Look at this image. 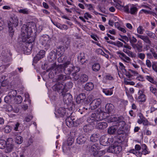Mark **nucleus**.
I'll list each match as a JSON object with an SVG mask.
<instances>
[{
	"instance_id": "obj_32",
	"label": "nucleus",
	"mask_w": 157,
	"mask_h": 157,
	"mask_svg": "<svg viewBox=\"0 0 157 157\" xmlns=\"http://www.w3.org/2000/svg\"><path fill=\"white\" fill-rule=\"evenodd\" d=\"M93 84L92 82H88L87 83L85 86L84 88L85 90L87 91L92 90L94 88Z\"/></svg>"
},
{
	"instance_id": "obj_45",
	"label": "nucleus",
	"mask_w": 157,
	"mask_h": 157,
	"mask_svg": "<svg viewBox=\"0 0 157 157\" xmlns=\"http://www.w3.org/2000/svg\"><path fill=\"white\" fill-rule=\"evenodd\" d=\"M113 79V78L111 75H108L104 76L103 79V81L106 82L108 80H111Z\"/></svg>"
},
{
	"instance_id": "obj_48",
	"label": "nucleus",
	"mask_w": 157,
	"mask_h": 157,
	"mask_svg": "<svg viewBox=\"0 0 157 157\" xmlns=\"http://www.w3.org/2000/svg\"><path fill=\"white\" fill-rule=\"evenodd\" d=\"M146 78L149 82L153 84H155L156 82L153 78L150 76L147 75L145 76Z\"/></svg>"
},
{
	"instance_id": "obj_3",
	"label": "nucleus",
	"mask_w": 157,
	"mask_h": 157,
	"mask_svg": "<svg viewBox=\"0 0 157 157\" xmlns=\"http://www.w3.org/2000/svg\"><path fill=\"white\" fill-rule=\"evenodd\" d=\"M68 67H69L67 68L68 72L67 74H69L72 71H75V72L73 73L72 74V78L75 80H78L79 78V77L76 72L79 71V69L78 67H74L73 64L70 63V61H67L63 64L60 65L58 67L62 68L64 70L66 68Z\"/></svg>"
},
{
	"instance_id": "obj_49",
	"label": "nucleus",
	"mask_w": 157,
	"mask_h": 157,
	"mask_svg": "<svg viewBox=\"0 0 157 157\" xmlns=\"http://www.w3.org/2000/svg\"><path fill=\"white\" fill-rule=\"evenodd\" d=\"M33 117L32 114H30L25 117L24 121L26 122H29L32 119Z\"/></svg>"
},
{
	"instance_id": "obj_26",
	"label": "nucleus",
	"mask_w": 157,
	"mask_h": 157,
	"mask_svg": "<svg viewBox=\"0 0 157 157\" xmlns=\"http://www.w3.org/2000/svg\"><path fill=\"white\" fill-rule=\"evenodd\" d=\"M66 49L63 46H60L56 50V53L59 56H61L63 55L65 52V49Z\"/></svg>"
},
{
	"instance_id": "obj_63",
	"label": "nucleus",
	"mask_w": 157,
	"mask_h": 157,
	"mask_svg": "<svg viewBox=\"0 0 157 157\" xmlns=\"http://www.w3.org/2000/svg\"><path fill=\"white\" fill-rule=\"evenodd\" d=\"M99 52H100L101 54L105 56V57H106V58L108 59L109 58V55L105 53L101 49H99Z\"/></svg>"
},
{
	"instance_id": "obj_61",
	"label": "nucleus",
	"mask_w": 157,
	"mask_h": 157,
	"mask_svg": "<svg viewBox=\"0 0 157 157\" xmlns=\"http://www.w3.org/2000/svg\"><path fill=\"white\" fill-rule=\"evenodd\" d=\"M130 5L131 4H128L124 7V6L123 7H124V10L125 12L129 13V9H130Z\"/></svg>"
},
{
	"instance_id": "obj_47",
	"label": "nucleus",
	"mask_w": 157,
	"mask_h": 157,
	"mask_svg": "<svg viewBox=\"0 0 157 157\" xmlns=\"http://www.w3.org/2000/svg\"><path fill=\"white\" fill-rule=\"evenodd\" d=\"M150 91L155 95L157 96V89L152 86L149 87Z\"/></svg>"
},
{
	"instance_id": "obj_30",
	"label": "nucleus",
	"mask_w": 157,
	"mask_h": 157,
	"mask_svg": "<svg viewBox=\"0 0 157 157\" xmlns=\"http://www.w3.org/2000/svg\"><path fill=\"white\" fill-rule=\"evenodd\" d=\"M14 100V98L13 97H12V96H10L9 95L6 96L4 99L5 102L7 103H13Z\"/></svg>"
},
{
	"instance_id": "obj_38",
	"label": "nucleus",
	"mask_w": 157,
	"mask_h": 157,
	"mask_svg": "<svg viewBox=\"0 0 157 157\" xmlns=\"http://www.w3.org/2000/svg\"><path fill=\"white\" fill-rule=\"evenodd\" d=\"M125 89L126 93L129 101L131 102H132L134 100L132 96L129 94L128 90L127 88L125 87Z\"/></svg>"
},
{
	"instance_id": "obj_43",
	"label": "nucleus",
	"mask_w": 157,
	"mask_h": 157,
	"mask_svg": "<svg viewBox=\"0 0 157 157\" xmlns=\"http://www.w3.org/2000/svg\"><path fill=\"white\" fill-rule=\"evenodd\" d=\"M78 58L80 59L81 62L82 63L85 62L86 59H85V55L84 53H81L78 56Z\"/></svg>"
},
{
	"instance_id": "obj_15",
	"label": "nucleus",
	"mask_w": 157,
	"mask_h": 157,
	"mask_svg": "<svg viewBox=\"0 0 157 157\" xmlns=\"http://www.w3.org/2000/svg\"><path fill=\"white\" fill-rule=\"evenodd\" d=\"M86 98L85 94L84 93H82L79 94L76 98V101L78 104L83 102Z\"/></svg>"
},
{
	"instance_id": "obj_13",
	"label": "nucleus",
	"mask_w": 157,
	"mask_h": 157,
	"mask_svg": "<svg viewBox=\"0 0 157 157\" xmlns=\"http://www.w3.org/2000/svg\"><path fill=\"white\" fill-rule=\"evenodd\" d=\"M117 54L119 55V57L125 62L129 63L131 60V59L128 57L126 56L124 53L122 52H117Z\"/></svg>"
},
{
	"instance_id": "obj_24",
	"label": "nucleus",
	"mask_w": 157,
	"mask_h": 157,
	"mask_svg": "<svg viewBox=\"0 0 157 157\" xmlns=\"http://www.w3.org/2000/svg\"><path fill=\"white\" fill-rule=\"evenodd\" d=\"M74 121L70 117H68L66 120V125L69 127H71L73 125H75L74 124Z\"/></svg>"
},
{
	"instance_id": "obj_25",
	"label": "nucleus",
	"mask_w": 157,
	"mask_h": 157,
	"mask_svg": "<svg viewBox=\"0 0 157 157\" xmlns=\"http://www.w3.org/2000/svg\"><path fill=\"white\" fill-rule=\"evenodd\" d=\"M53 24L60 29H67L68 26L66 25L61 24L57 22H53Z\"/></svg>"
},
{
	"instance_id": "obj_17",
	"label": "nucleus",
	"mask_w": 157,
	"mask_h": 157,
	"mask_svg": "<svg viewBox=\"0 0 157 157\" xmlns=\"http://www.w3.org/2000/svg\"><path fill=\"white\" fill-rule=\"evenodd\" d=\"M114 87L109 89L102 88V91L106 96H111L113 94V89Z\"/></svg>"
},
{
	"instance_id": "obj_57",
	"label": "nucleus",
	"mask_w": 157,
	"mask_h": 157,
	"mask_svg": "<svg viewBox=\"0 0 157 157\" xmlns=\"http://www.w3.org/2000/svg\"><path fill=\"white\" fill-rule=\"evenodd\" d=\"M4 130L5 133H9L11 131V128L9 126L7 125L4 128Z\"/></svg>"
},
{
	"instance_id": "obj_56",
	"label": "nucleus",
	"mask_w": 157,
	"mask_h": 157,
	"mask_svg": "<svg viewBox=\"0 0 157 157\" xmlns=\"http://www.w3.org/2000/svg\"><path fill=\"white\" fill-rule=\"evenodd\" d=\"M130 42L131 45L132 44H134L136 43L137 41V39L134 36H132V37H129Z\"/></svg>"
},
{
	"instance_id": "obj_23",
	"label": "nucleus",
	"mask_w": 157,
	"mask_h": 157,
	"mask_svg": "<svg viewBox=\"0 0 157 157\" xmlns=\"http://www.w3.org/2000/svg\"><path fill=\"white\" fill-rule=\"evenodd\" d=\"M114 107V106L112 104H107L105 107V109L106 112L108 113H111L113 111Z\"/></svg>"
},
{
	"instance_id": "obj_6",
	"label": "nucleus",
	"mask_w": 157,
	"mask_h": 157,
	"mask_svg": "<svg viewBox=\"0 0 157 157\" xmlns=\"http://www.w3.org/2000/svg\"><path fill=\"white\" fill-rule=\"evenodd\" d=\"M74 139L72 138L69 137L67 139L66 142L63 143L62 146L63 152L66 154H67L69 151L70 146L73 143Z\"/></svg>"
},
{
	"instance_id": "obj_44",
	"label": "nucleus",
	"mask_w": 157,
	"mask_h": 157,
	"mask_svg": "<svg viewBox=\"0 0 157 157\" xmlns=\"http://www.w3.org/2000/svg\"><path fill=\"white\" fill-rule=\"evenodd\" d=\"M17 104H19L22 101V97L20 95H17L15 97L14 101Z\"/></svg>"
},
{
	"instance_id": "obj_58",
	"label": "nucleus",
	"mask_w": 157,
	"mask_h": 157,
	"mask_svg": "<svg viewBox=\"0 0 157 157\" xmlns=\"http://www.w3.org/2000/svg\"><path fill=\"white\" fill-rule=\"evenodd\" d=\"M85 6L88 7V10L90 11H92L94 10V7L91 4H87L85 5Z\"/></svg>"
},
{
	"instance_id": "obj_10",
	"label": "nucleus",
	"mask_w": 157,
	"mask_h": 157,
	"mask_svg": "<svg viewBox=\"0 0 157 157\" xmlns=\"http://www.w3.org/2000/svg\"><path fill=\"white\" fill-rule=\"evenodd\" d=\"M45 52L44 50H40L34 58L33 62L35 63H36L39 60L44 58L45 56Z\"/></svg>"
},
{
	"instance_id": "obj_19",
	"label": "nucleus",
	"mask_w": 157,
	"mask_h": 157,
	"mask_svg": "<svg viewBox=\"0 0 157 157\" xmlns=\"http://www.w3.org/2000/svg\"><path fill=\"white\" fill-rule=\"evenodd\" d=\"M86 140V138L82 135L79 136L77 139V143L79 144H82L85 143Z\"/></svg>"
},
{
	"instance_id": "obj_16",
	"label": "nucleus",
	"mask_w": 157,
	"mask_h": 157,
	"mask_svg": "<svg viewBox=\"0 0 157 157\" xmlns=\"http://www.w3.org/2000/svg\"><path fill=\"white\" fill-rule=\"evenodd\" d=\"M100 142L101 145L104 146H105L108 144V139L106 137L105 135L101 136L100 140Z\"/></svg>"
},
{
	"instance_id": "obj_2",
	"label": "nucleus",
	"mask_w": 157,
	"mask_h": 157,
	"mask_svg": "<svg viewBox=\"0 0 157 157\" xmlns=\"http://www.w3.org/2000/svg\"><path fill=\"white\" fill-rule=\"evenodd\" d=\"M53 90L55 91H57L59 94L62 93L63 95V101L65 103L69 105L72 101V97L70 94L69 93L63 94L66 91L65 84L63 82L57 83L52 87Z\"/></svg>"
},
{
	"instance_id": "obj_22",
	"label": "nucleus",
	"mask_w": 157,
	"mask_h": 157,
	"mask_svg": "<svg viewBox=\"0 0 157 157\" xmlns=\"http://www.w3.org/2000/svg\"><path fill=\"white\" fill-rule=\"evenodd\" d=\"M117 128V125L112 126L108 128V133L110 134H113L116 132Z\"/></svg>"
},
{
	"instance_id": "obj_59",
	"label": "nucleus",
	"mask_w": 157,
	"mask_h": 157,
	"mask_svg": "<svg viewBox=\"0 0 157 157\" xmlns=\"http://www.w3.org/2000/svg\"><path fill=\"white\" fill-rule=\"evenodd\" d=\"M131 64L137 70L140 67V66L136 62L131 63Z\"/></svg>"
},
{
	"instance_id": "obj_28",
	"label": "nucleus",
	"mask_w": 157,
	"mask_h": 157,
	"mask_svg": "<svg viewBox=\"0 0 157 157\" xmlns=\"http://www.w3.org/2000/svg\"><path fill=\"white\" fill-rule=\"evenodd\" d=\"M100 149V147L98 146V144H95L91 146L90 149V151L93 154L95 152H97V151L99 150Z\"/></svg>"
},
{
	"instance_id": "obj_51",
	"label": "nucleus",
	"mask_w": 157,
	"mask_h": 157,
	"mask_svg": "<svg viewBox=\"0 0 157 157\" xmlns=\"http://www.w3.org/2000/svg\"><path fill=\"white\" fill-rule=\"evenodd\" d=\"M144 29L142 26H140L137 29V31L138 33L140 34H143V33Z\"/></svg>"
},
{
	"instance_id": "obj_8",
	"label": "nucleus",
	"mask_w": 157,
	"mask_h": 157,
	"mask_svg": "<svg viewBox=\"0 0 157 157\" xmlns=\"http://www.w3.org/2000/svg\"><path fill=\"white\" fill-rule=\"evenodd\" d=\"M101 102V100L100 98L94 100L90 104V108L92 110L95 109L99 106Z\"/></svg>"
},
{
	"instance_id": "obj_55",
	"label": "nucleus",
	"mask_w": 157,
	"mask_h": 157,
	"mask_svg": "<svg viewBox=\"0 0 157 157\" xmlns=\"http://www.w3.org/2000/svg\"><path fill=\"white\" fill-rule=\"evenodd\" d=\"M119 67L123 73H125L126 72V70L125 69V67L123 64L121 62L119 63Z\"/></svg>"
},
{
	"instance_id": "obj_46",
	"label": "nucleus",
	"mask_w": 157,
	"mask_h": 157,
	"mask_svg": "<svg viewBox=\"0 0 157 157\" xmlns=\"http://www.w3.org/2000/svg\"><path fill=\"white\" fill-rule=\"evenodd\" d=\"M8 28H9V32L10 33V35L11 36H12L13 34L14 30L13 29V25H12L10 24H8Z\"/></svg>"
},
{
	"instance_id": "obj_53",
	"label": "nucleus",
	"mask_w": 157,
	"mask_h": 157,
	"mask_svg": "<svg viewBox=\"0 0 157 157\" xmlns=\"http://www.w3.org/2000/svg\"><path fill=\"white\" fill-rule=\"evenodd\" d=\"M146 33L148 36L151 38H155L156 37V36L155 34L153 33L152 32L147 31Z\"/></svg>"
},
{
	"instance_id": "obj_9",
	"label": "nucleus",
	"mask_w": 157,
	"mask_h": 157,
	"mask_svg": "<svg viewBox=\"0 0 157 157\" xmlns=\"http://www.w3.org/2000/svg\"><path fill=\"white\" fill-rule=\"evenodd\" d=\"M121 150V147L119 145L111 146L109 147V152L116 154L120 153Z\"/></svg>"
},
{
	"instance_id": "obj_12",
	"label": "nucleus",
	"mask_w": 157,
	"mask_h": 157,
	"mask_svg": "<svg viewBox=\"0 0 157 157\" xmlns=\"http://www.w3.org/2000/svg\"><path fill=\"white\" fill-rule=\"evenodd\" d=\"M18 18L16 16L11 17L10 19L9 24H10L13 25V27L17 26L18 24Z\"/></svg>"
},
{
	"instance_id": "obj_41",
	"label": "nucleus",
	"mask_w": 157,
	"mask_h": 157,
	"mask_svg": "<svg viewBox=\"0 0 157 157\" xmlns=\"http://www.w3.org/2000/svg\"><path fill=\"white\" fill-rule=\"evenodd\" d=\"M130 152L135 154L138 157H141L142 154L140 152H138L135 149H133L129 151Z\"/></svg>"
},
{
	"instance_id": "obj_52",
	"label": "nucleus",
	"mask_w": 157,
	"mask_h": 157,
	"mask_svg": "<svg viewBox=\"0 0 157 157\" xmlns=\"http://www.w3.org/2000/svg\"><path fill=\"white\" fill-rule=\"evenodd\" d=\"M145 55L144 53H139L137 54L138 58H140L141 60H143L145 58Z\"/></svg>"
},
{
	"instance_id": "obj_20",
	"label": "nucleus",
	"mask_w": 157,
	"mask_h": 157,
	"mask_svg": "<svg viewBox=\"0 0 157 157\" xmlns=\"http://www.w3.org/2000/svg\"><path fill=\"white\" fill-rule=\"evenodd\" d=\"M113 1L116 3L115 5L117 9L120 10L124 7V3L121 1L119 0H113Z\"/></svg>"
},
{
	"instance_id": "obj_4",
	"label": "nucleus",
	"mask_w": 157,
	"mask_h": 157,
	"mask_svg": "<svg viewBox=\"0 0 157 157\" xmlns=\"http://www.w3.org/2000/svg\"><path fill=\"white\" fill-rule=\"evenodd\" d=\"M69 111L62 107L57 106L55 109V115L56 117H68L71 115V113H69Z\"/></svg>"
},
{
	"instance_id": "obj_39",
	"label": "nucleus",
	"mask_w": 157,
	"mask_h": 157,
	"mask_svg": "<svg viewBox=\"0 0 157 157\" xmlns=\"http://www.w3.org/2000/svg\"><path fill=\"white\" fill-rule=\"evenodd\" d=\"M138 116L139 117V118L138 119L137 123L140 124H142V121H144L145 118L141 113H139L138 114Z\"/></svg>"
},
{
	"instance_id": "obj_33",
	"label": "nucleus",
	"mask_w": 157,
	"mask_h": 157,
	"mask_svg": "<svg viewBox=\"0 0 157 157\" xmlns=\"http://www.w3.org/2000/svg\"><path fill=\"white\" fill-rule=\"evenodd\" d=\"M92 124L86 125L84 127L83 130L85 132H88L91 131L93 129Z\"/></svg>"
},
{
	"instance_id": "obj_21",
	"label": "nucleus",
	"mask_w": 157,
	"mask_h": 157,
	"mask_svg": "<svg viewBox=\"0 0 157 157\" xmlns=\"http://www.w3.org/2000/svg\"><path fill=\"white\" fill-rule=\"evenodd\" d=\"M119 124L118 127L119 128L117 130V133L118 134H120L121 133V132L123 131L124 130V126L125 124L124 121H122L119 122Z\"/></svg>"
},
{
	"instance_id": "obj_64",
	"label": "nucleus",
	"mask_w": 157,
	"mask_h": 157,
	"mask_svg": "<svg viewBox=\"0 0 157 157\" xmlns=\"http://www.w3.org/2000/svg\"><path fill=\"white\" fill-rule=\"evenodd\" d=\"M129 71L132 74V75L134 76H136L138 75L139 73L137 72V71H136L132 69H129Z\"/></svg>"
},
{
	"instance_id": "obj_62",
	"label": "nucleus",
	"mask_w": 157,
	"mask_h": 157,
	"mask_svg": "<svg viewBox=\"0 0 157 157\" xmlns=\"http://www.w3.org/2000/svg\"><path fill=\"white\" fill-rule=\"evenodd\" d=\"M109 119L110 122H116L117 120V118L113 116L111 117Z\"/></svg>"
},
{
	"instance_id": "obj_40",
	"label": "nucleus",
	"mask_w": 157,
	"mask_h": 157,
	"mask_svg": "<svg viewBox=\"0 0 157 157\" xmlns=\"http://www.w3.org/2000/svg\"><path fill=\"white\" fill-rule=\"evenodd\" d=\"M92 70L94 71H99L100 68V65L99 63H94L92 66Z\"/></svg>"
},
{
	"instance_id": "obj_29",
	"label": "nucleus",
	"mask_w": 157,
	"mask_h": 157,
	"mask_svg": "<svg viewBox=\"0 0 157 157\" xmlns=\"http://www.w3.org/2000/svg\"><path fill=\"white\" fill-rule=\"evenodd\" d=\"M108 126L107 124L105 122H100L96 125L97 128L100 129H104Z\"/></svg>"
},
{
	"instance_id": "obj_36",
	"label": "nucleus",
	"mask_w": 157,
	"mask_h": 157,
	"mask_svg": "<svg viewBox=\"0 0 157 157\" xmlns=\"http://www.w3.org/2000/svg\"><path fill=\"white\" fill-rule=\"evenodd\" d=\"M15 142L17 144H21L23 141V138L20 136H16L15 139Z\"/></svg>"
},
{
	"instance_id": "obj_7",
	"label": "nucleus",
	"mask_w": 157,
	"mask_h": 157,
	"mask_svg": "<svg viewBox=\"0 0 157 157\" xmlns=\"http://www.w3.org/2000/svg\"><path fill=\"white\" fill-rule=\"evenodd\" d=\"M14 147L13 139L11 138H8L7 139L6 144L4 149L5 152L6 153L10 152L13 151Z\"/></svg>"
},
{
	"instance_id": "obj_18",
	"label": "nucleus",
	"mask_w": 157,
	"mask_h": 157,
	"mask_svg": "<svg viewBox=\"0 0 157 157\" xmlns=\"http://www.w3.org/2000/svg\"><path fill=\"white\" fill-rule=\"evenodd\" d=\"M92 16L88 12H86L84 14V17L80 16L79 18L82 21L84 22H86V21L84 18L86 20H88L89 19H91L92 18Z\"/></svg>"
},
{
	"instance_id": "obj_11",
	"label": "nucleus",
	"mask_w": 157,
	"mask_h": 157,
	"mask_svg": "<svg viewBox=\"0 0 157 157\" xmlns=\"http://www.w3.org/2000/svg\"><path fill=\"white\" fill-rule=\"evenodd\" d=\"M102 118H100L99 115L98 114L97 115L95 113H92L90 117L92 123L94 122V124H96L97 123V121L101 120Z\"/></svg>"
},
{
	"instance_id": "obj_54",
	"label": "nucleus",
	"mask_w": 157,
	"mask_h": 157,
	"mask_svg": "<svg viewBox=\"0 0 157 157\" xmlns=\"http://www.w3.org/2000/svg\"><path fill=\"white\" fill-rule=\"evenodd\" d=\"M17 94V92L16 90H12L9 92V95L10 96H12L15 99V96Z\"/></svg>"
},
{
	"instance_id": "obj_5",
	"label": "nucleus",
	"mask_w": 157,
	"mask_h": 157,
	"mask_svg": "<svg viewBox=\"0 0 157 157\" xmlns=\"http://www.w3.org/2000/svg\"><path fill=\"white\" fill-rule=\"evenodd\" d=\"M50 38L48 35H44L40 37V43L46 50H47L50 48Z\"/></svg>"
},
{
	"instance_id": "obj_14",
	"label": "nucleus",
	"mask_w": 157,
	"mask_h": 157,
	"mask_svg": "<svg viewBox=\"0 0 157 157\" xmlns=\"http://www.w3.org/2000/svg\"><path fill=\"white\" fill-rule=\"evenodd\" d=\"M139 96L137 98V101L140 102H144L146 100L145 95L143 94V92L140 90H139L138 92Z\"/></svg>"
},
{
	"instance_id": "obj_35",
	"label": "nucleus",
	"mask_w": 157,
	"mask_h": 157,
	"mask_svg": "<svg viewBox=\"0 0 157 157\" xmlns=\"http://www.w3.org/2000/svg\"><path fill=\"white\" fill-rule=\"evenodd\" d=\"M105 153L104 150L97 151V152L93 153L94 155L96 157H99Z\"/></svg>"
},
{
	"instance_id": "obj_50",
	"label": "nucleus",
	"mask_w": 157,
	"mask_h": 157,
	"mask_svg": "<svg viewBox=\"0 0 157 157\" xmlns=\"http://www.w3.org/2000/svg\"><path fill=\"white\" fill-rule=\"evenodd\" d=\"M18 11L20 13L24 14H27L29 13V11L28 9L24 8L23 9H20L18 10Z\"/></svg>"
},
{
	"instance_id": "obj_34",
	"label": "nucleus",
	"mask_w": 157,
	"mask_h": 157,
	"mask_svg": "<svg viewBox=\"0 0 157 157\" xmlns=\"http://www.w3.org/2000/svg\"><path fill=\"white\" fill-rule=\"evenodd\" d=\"M99 136L98 134H93L90 137L91 141L93 142H95L99 139Z\"/></svg>"
},
{
	"instance_id": "obj_60",
	"label": "nucleus",
	"mask_w": 157,
	"mask_h": 157,
	"mask_svg": "<svg viewBox=\"0 0 157 157\" xmlns=\"http://www.w3.org/2000/svg\"><path fill=\"white\" fill-rule=\"evenodd\" d=\"M4 28V22L0 17V30H2Z\"/></svg>"
},
{
	"instance_id": "obj_37",
	"label": "nucleus",
	"mask_w": 157,
	"mask_h": 157,
	"mask_svg": "<svg viewBox=\"0 0 157 157\" xmlns=\"http://www.w3.org/2000/svg\"><path fill=\"white\" fill-rule=\"evenodd\" d=\"M88 79V76L86 75H82L80 76L79 81L82 83L87 81Z\"/></svg>"
},
{
	"instance_id": "obj_42",
	"label": "nucleus",
	"mask_w": 157,
	"mask_h": 157,
	"mask_svg": "<svg viewBox=\"0 0 157 157\" xmlns=\"http://www.w3.org/2000/svg\"><path fill=\"white\" fill-rule=\"evenodd\" d=\"M7 143V140L6 141L4 140H0V149H4Z\"/></svg>"
},
{
	"instance_id": "obj_27",
	"label": "nucleus",
	"mask_w": 157,
	"mask_h": 157,
	"mask_svg": "<svg viewBox=\"0 0 157 157\" xmlns=\"http://www.w3.org/2000/svg\"><path fill=\"white\" fill-rule=\"evenodd\" d=\"M133 48L135 50H136L139 52L142 51V46L140 44L138 43L134 44H132L131 45Z\"/></svg>"
},
{
	"instance_id": "obj_1",
	"label": "nucleus",
	"mask_w": 157,
	"mask_h": 157,
	"mask_svg": "<svg viewBox=\"0 0 157 157\" xmlns=\"http://www.w3.org/2000/svg\"><path fill=\"white\" fill-rule=\"evenodd\" d=\"M35 26V23L33 22H30L26 25H23L21 30V36L23 42H26L23 47V51L27 54L30 53L32 50L33 44L32 43L35 40L33 36H31L32 32V29Z\"/></svg>"
},
{
	"instance_id": "obj_31",
	"label": "nucleus",
	"mask_w": 157,
	"mask_h": 157,
	"mask_svg": "<svg viewBox=\"0 0 157 157\" xmlns=\"http://www.w3.org/2000/svg\"><path fill=\"white\" fill-rule=\"evenodd\" d=\"M130 10L129 11V13L131 14H134L136 13L137 11V7L133 4H131L130 5Z\"/></svg>"
}]
</instances>
